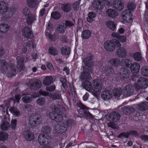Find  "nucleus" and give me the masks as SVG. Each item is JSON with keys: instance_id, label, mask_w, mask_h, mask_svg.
<instances>
[{"instance_id": "obj_30", "label": "nucleus", "mask_w": 148, "mask_h": 148, "mask_svg": "<svg viewBox=\"0 0 148 148\" xmlns=\"http://www.w3.org/2000/svg\"><path fill=\"white\" fill-rule=\"evenodd\" d=\"M101 96L103 99L107 100L112 98V95L109 91L105 90L103 92Z\"/></svg>"}, {"instance_id": "obj_55", "label": "nucleus", "mask_w": 148, "mask_h": 148, "mask_svg": "<svg viewBox=\"0 0 148 148\" xmlns=\"http://www.w3.org/2000/svg\"><path fill=\"white\" fill-rule=\"evenodd\" d=\"M50 96L54 100H60L61 98V94L58 92H56L53 94H51L50 95Z\"/></svg>"}, {"instance_id": "obj_37", "label": "nucleus", "mask_w": 148, "mask_h": 148, "mask_svg": "<svg viewBox=\"0 0 148 148\" xmlns=\"http://www.w3.org/2000/svg\"><path fill=\"white\" fill-rule=\"evenodd\" d=\"M41 131L44 134H50L51 132L52 129L48 126L44 125L42 127Z\"/></svg>"}, {"instance_id": "obj_22", "label": "nucleus", "mask_w": 148, "mask_h": 148, "mask_svg": "<svg viewBox=\"0 0 148 148\" xmlns=\"http://www.w3.org/2000/svg\"><path fill=\"white\" fill-rule=\"evenodd\" d=\"M102 72L106 75H108L114 72V69L111 66L107 65L104 66L102 69Z\"/></svg>"}, {"instance_id": "obj_11", "label": "nucleus", "mask_w": 148, "mask_h": 148, "mask_svg": "<svg viewBox=\"0 0 148 148\" xmlns=\"http://www.w3.org/2000/svg\"><path fill=\"white\" fill-rule=\"evenodd\" d=\"M52 112H50L49 114V116L50 119L53 120H54L56 117V115L58 114V112H59V110L61 107L59 106H55L54 104H52Z\"/></svg>"}, {"instance_id": "obj_10", "label": "nucleus", "mask_w": 148, "mask_h": 148, "mask_svg": "<svg viewBox=\"0 0 148 148\" xmlns=\"http://www.w3.org/2000/svg\"><path fill=\"white\" fill-rule=\"evenodd\" d=\"M5 70V71L2 73L7 74L9 77L15 76L16 74V69L15 68L14 65L13 64L10 65V67L8 66Z\"/></svg>"}, {"instance_id": "obj_19", "label": "nucleus", "mask_w": 148, "mask_h": 148, "mask_svg": "<svg viewBox=\"0 0 148 148\" xmlns=\"http://www.w3.org/2000/svg\"><path fill=\"white\" fill-rule=\"evenodd\" d=\"M113 8L118 11H121L124 8V3L121 0H115L113 2Z\"/></svg>"}, {"instance_id": "obj_62", "label": "nucleus", "mask_w": 148, "mask_h": 148, "mask_svg": "<svg viewBox=\"0 0 148 148\" xmlns=\"http://www.w3.org/2000/svg\"><path fill=\"white\" fill-rule=\"evenodd\" d=\"M60 80L62 82V85L63 86V87L65 89H66L68 86L66 84V79L63 77H61L60 79Z\"/></svg>"}, {"instance_id": "obj_45", "label": "nucleus", "mask_w": 148, "mask_h": 148, "mask_svg": "<svg viewBox=\"0 0 148 148\" xmlns=\"http://www.w3.org/2000/svg\"><path fill=\"white\" fill-rule=\"evenodd\" d=\"M9 29V26L6 24H0V31L5 33L8 31Z\"/></svg>"}, {"instance_id": "obj_18", "label": "nucleus", "mask_w": 148, "mask_h": 148, "mask_svg": "<svg viewBox=\"0 0 148 148\" xmlns=\"http://www.w3.org/2000/svg\"><path fill=\"white\" fill-rule=\"evenodd\" d=\"M23 35L26 38L32 39L34 36L33 32L28 27H24L22 30Z\"/></svg>"}, {"instance_id": "obj_23", "label": "nucleus", "mask_w": 148, "mask_h": 148, "mask_svg": "<svg viewBox=\"0 0 148 148\" xmlns=\"http://www.w3.org/2000/svg\"><path fill=\"white\" fill-rule=\"evenodd\" d=\"M106 15L111 18H114L118 16V14L117 12L115 10L109 9L106 11Z\"/></svg>"}, {"instance_id": "obj_57", "label": "nucleus", "mask_w": 148, "mask_h": 148, "mask_svg": "<svg viewBox=\"0 0 148 148\" xmlns=\"http://www.w3.org/2000/svg\"><path fill=\"white\" fill-rule=\"evenodd\" d=\"M133 57L134 59L137 61H140L142 59L141 54L139 52L135 53L134 54Z\"/></svg>"}, {"instance_id": "obj_3", "label": "nucleus", "mask_w": 148, "mask_h": 148, "mask_svg": "<svg viewBox=\"0 0 148 148\" xmlns=\"http://www.w3.org/2000/svg\"><path fill=\"white\" fill-rule=\"evenodd\" d=\"M148 86V79L144 77L139 78L137 81L135 88L137 91L141 89H145Z\"/></svg>"}, {"instance_id": "obj_64", "label": "nucleus", "mask_w": 148, "mask_h": 148, "mask_svg": "<svg viewBox=\"0 0 148 148\" xmlns=\"http://www.w3.org/2000/svg\"><path fill=\"white\" fill-rule=\"evenodd\" d=\"M107 124L109 127H111L113 129H116L117 128L116 125L112 121L108 123Z\"/></svg>"}, {"instance_id": "obj_8", "label": "nucleus", "mask_w": 148, "mask_h": 148, "mask_svg": "<svg viewBox=\"0 0 148 148\" xmlns=\"http://www.w3.org/2000/svg\"><path fill=\"white\" fill-rule=\"evenodd\" d=\"M55 131L58 133L62 134L67 129V125L66 123L61 122L60 124L56 125L54 128Z\"/></svg>"}, {"instance_id": "obj_43", "label": "nucleus", "mask_w": 148, "mask_h": 148, "mask_svg": "<svg viewBox=\"0 0 148 148\" xmlns=\"http://www.w3.org/2000/svg\"><path fill=\"white\" fill-rule=\"evenodd\" d=\"M71 49L69 47H62L60 49L61 53L63 55H67L70 53Z\"/></svg>"}, {"instance_id": "obj_1", "label": "nucleus", "mask_w": 148, "mask_h": 148, "mask_svg": "<svg viewBox=\"0 0 148 148\" xmlns=\"http://www.w3.org/2000/svg\"><path fill=\"white\" fill-rule=\"evenodd\" d=\"M121 46L119 41L115 39L111 40H107L104 44L105 49L108 51H113L115 47H119Z\"/></svg>"}, {"instance_id": "obj_61", "label": "nucleus", "mask_w": 148, "mask_h": 148, "mask_svg": "<svg viewBox=\"0 0 148 148\" xmlns=\"http://www.w3.org/2000/svg\"><path fill=\"white\" fill-rule=\"evenodd\" d=\"M118 137L122 139L125 138H127L129 137L128 132H124L122 133L119 134Z\"/></svg>"}, {"instance_id": "obj_25", "label": "nucleus", "mask_w": 148, "mask_h": 148, "mask_svg": "<svg viewBox=\"0 0 148 148\" xmlns=\"http://www.w3.org/2000/svg\"><path fill=\"white\" fill-rule=\"evenodd\" d=\"M116 53L119 57L123 58L126 56L127 52L125 49L121 47L117 50Z\"/></svg>"}, {"instance_id": "obj_58", "label": "nucleus", "mask_w": 148, "mask_h": 148, "mask_svg": "<svg viewBox=\"0 0 148 148\" xmlns=\"http://www.w3.org/2000/svg\"><path fill=\"white\" fill-rule=\"evenodd\" d=\"M45 102V99L44 97H40L36 100L37 103L40 106L43 105Z\"/></svg>"}, {"instance_id": "obj_56", "label": "nucleus", "mask_w": 148, "mask_h": 148, "mask_svg": "<svg viewBox=\"0 0 148 148\" xmlns=\"http://www.w3.org/2000/svg\"><path fill=\"white\" fill-rule=\"evenodd\" d=\"M127 7L128 9V10L130 11L133 10L136 7V5L133 2H129L128 3Z\"/></svg>"}, {"instance_id": "obj_35", "label": "nucleus", "mask_w": 148, "mask_h": 148, "mask_svg": "<svg viewBox=\"0 0 148 148\" xmlns=\"http://www.w3.org/2000/svg\"><path fill=\"white\" fill-rule=\"evenodd\" d=\"M88 17L86 18L87 21L90 23H92L94 20V18L96 16V14L95 12H90L88 14Z\"/></svg>"}, {"instance_id": "obj_33", "label": "nucleus", "mask_w": 148, "mask_h": 148, "mask_svg": "<svg viewBox=\"0 0 148 148\" xmlns=\"http://www.w3.org/2000/svg\"><path fill=\"white\" fill-rule=\"evenodd\" d=\"M135 110V109L134 108L131 106H127L124 107L123 112L124 114H127L133 112Z\"/></svg>"}, {"instance_id": "obj_4", "label": "nucleus", "mask_w": 148, "mask_h": 148, "mask_svg": "<svg viewBox=\"0 0 148 148\" xmlns=\"http://www.w3.org/2000/svg\"><path fill=\"white\" fill-rule=\"evenodd\" d=\"M77 105L80 108L79 111V114H81L84 117H88L91 119L93 118V115L87 111L88 109L85 106L80 103H77Z\"/></svg>"}, {"instance_id": "obj_17", "label": "nucleus", "mask_w": 148, "mask_h": 148, "mask_svg": "<svg viewBox=\"0 0 148 148\" xmlns=\"http://www.w3.org/2000/svg\"><path fill=\"white\" fill-rule=\"evenodd\" d=\"M120 117L121 115L119 113L112 112L109 115V119L110 121L116 122L119 121Z\"/></svg>"}, {"instance_id": "obj_63", "label": "nucleus", "mask_w": 148, "mask_h": 148, "mask_svg": "<svg viewBox=\"0 0 148 148\" xmlns=\"http://www.w3.org/2000/svg\"><path fill=\"white\" fill-rule=\"evenodd\" d=\"M16 11V9L14 8H11L10 11L8 13V18L11 17L14 14Z\"/></svg>"}, {"instance_id": "obj_2", "label": "nucleus", "mask_w": 148, "mask_h": 148, "mask_svg": "<svg viewBox=\"0 0 148 148\" xmlns=\"http://www.w3.org/2000/svg\"><path fill=\"white\" fill-rule=\"evenodd\" d=\"M42 121V116L39 114H32L29 116V123L32 126H37Z\"/></svg>"}, {"instance_id": "obj_21", "label": "nucleus", "mask_w": 148, "mask_h": 148, "mask_svg": "<svg viewBox=\"0 0 148 148\" xmlns=\"http://www.w3.org/2000/svg\"><path fill=\"white\" fill-rule=\"evenodd\" d=\"M23 135L25 139L28 141L32 140L35 138L34 134L29 131H25Z\"/></svg>"}, {"instance_id": "obj_13", "label": "nucleus", "mask_w": 148, "mask_h": 148, "mask_svg": "<svg viewBox=\"0 0 148 148\" xmlns=\"http://www.w3.org/2000/svg\"><path fill=\"white\" fill-rule=\"evenodd\" d=\"M134 91V88L132 85H128L123 90V95L126 97L130 96L133 94Z\"/></svg>"}, {"instance_id": "obj_27", "label": "nucleus", "mask_w": 148, "mask_h": 148, "mask_svg": "<svg viewBox=\"0 0 148 148\" xmlns=\"http://www.w3.org/2000/svg\"><path fill=\"white\" fill-rule=\"evenodd\" d=\"M82 86L86 90L90 91L93 88L90 82L88 80L84 81L82 84Z\"/></svg>"}, {"instance_id": "obj_41", "label": "nucleus", "mask_w": 148, "mask_h": 148, "mask_svg": "<svg viewBox=\"0 0 148 148\" xmlns=\"http://www.w3.org/2000/svg\"><path fill=\"white\" fill-rule=\"evenodd\" d=\"M27 3L29 7L32 8L36 7L37 2L36 0H27Z\"/></svg>"}, {"instance_id": "obj_29", "label": "nucleus", "mask_w": 148, "mask_h": 148, "mask_svg": "<svg viewBox=\"0 0 148 148\" xmlns=\"http://www.w3.org/2000/svg\"><path fill=\"white\" fill-rule=\"evenodd\" d=\"M109 63L114 67H117L120 65L121 64L120 60L118 58H113L110 60Z\"/></svg>"}, {"instance_id": "obj_51", "label": "nucleus", "mask_w": 148, "mask_h": 148, "mask_svg": "<svg viewBox=\"0 0 148 148\" xmlns=\"http://www.w3.org/2000/svg\"><path fill=\"white\" fill-rule=\"evenodd\" d=\"M49 52L53 56L57 55L58 53L57 49L53 47H49Z\"/></svg>"}, {"instance_id": "obj_28", "label": "nucleus", "mask_w": 148, "mask_h": 148, "mask_svg": "<svg viewBox=\"0 0 148 148\" xmlns=\"http://www.w3.org/2000/svg\"><path fill=\"white\" fill-rule=\"evenodd\" d=\"M130 68L133 73H137L139 71L140 66L138 63L134 62L131 64Z\"/></svg>"}, {"instance_id": "obj_48", "label": "nucleus", "mask_w": 148, "mask_h": 148, "mask_svg": "<svg viewBox=\"0 0 148 148\" xmlns=\"http://www.w3.org/2000/svg\"><path fill=\"white\" fill-rule=\"evenodd\" d=\"M8 134L6 132H0V140H5L8 138Z\"/></svg>"}, {"instance_id": "obj_26", "label": "nucleus", "mask_w": 148, "mask_h": 148, "mask_svg": "<svg viewBox=\"0 0 148 148\" xmlns=\"http://www.w3.org/2000/svg\"><path fill=\"white\" fill-rule=\"evenodd\" d=\"M8 3L4 1L0 2V13L3 14L6 12L8 9Z\"/></svg>"}, {"instance_id": "obj_31", "label": "nucleus", "mask_w": 148, "mask_h": 148, "mask_svg": "<svg viewBox=\"0 0 148 148\" xmlns=\"http://www.w3.org/2000/svg\"><path fill=\"white\" fill-rule=\"evenodd\" d=\"M106 25L109 29L113 31H114L116 27V24L112 21H107L106 22Z\"/></svg>"}, {"instance_id": "obj_16", "label": "nucleus", "mask_w": 148, "mask_h": 148, "mask_svg": "<svg viewBox=\"0 0 148 148\" xmlns=\"http://www.w3.org/2000/svg\"><path fill=\"white\" fill-rule=\"evenodd\" d=\"M92 84V88L96 92L99 91L102 88V82L99 79H94L93 81Z\"/></svg>"}, {"instance_id": "obj_52", "label": "nucleus", "mask_w": 148, "mask_h": 148, "mask_svg": "<svg viewBox=\"0 0 148 148\" xmlns=\"http://www.w3.org/2000/svg\"><path fill=\"white\" fill-rule=\"evenodd\" d=\"M80 0H78L73 3L72 6L75 10L77 11L79 10Z\"/></svg>"}, {"instance_id": "obj_50", "label": "nucleus", "mask_w": 148, "mask_h": 148, "mask_svg": "<svg viewBox=\"0 0 148 148\" xmlns=\"http://www.w3.org/2000/svg\"><path fill=\"white\" fill-rule=\"evenodd\" d=\"M64 29L66 28L63 24H59L57 25V31L60 33H63L64 32Z\"/></svg>"}, {"instance_id": "obj_9", "label": "nucleus", "mask_w": 148, "mask_h": 148, "mask_svg": "<svg viewBox=\"0 0 148 148\" xmlns=\"http://www.w3.org/2000/svg\"><path fill=\"white\" fill-rule=\"evenodd\" d=\"M122 16L124 20L129 23L132 22L133 16L132 12L129 10H126L123 12Z\"/></svg>"}, {"instance_id": "obj_34", "label": "nucleus", "mask_w": 148, "mask_h": 148, "mask_svg": "<svg viewBox=\"0 0 148 148\" xmlns=\"http://www.w3.org/2000/svg\"><path fill=\"white\" fill-rule=\"evenodd\" d=\"M9 66L8 63L4 60H0V66L1 67L2 72L5 71V70Z\"/></svg>"}, {"instance_id": "obj_46", "label": "nucleus", "mask_w": 148, "mask_h": 148, "mask_svg": "<svg viewBox=\"0 0 148 148\" xmlns=\"http://www.w3.org/2000/svg\"><path fill=\"white\" fill-rule=\"evenodd\" d=\"M33 100V97L31 96H25L22 98L23 101L25 103H29L32 101Z\"/></svg>"}, {"instance_id": "obj_36", "label": "nucleus", "mask_w": 148, "mask_h": 148, "mask_svg": "<svg viewBox=\"0 0 148 148\" xmlns=\"http://www.w3.org/2000/svg\"><path fill=\"white\" fill-rule=\"evenodd\" d=\"M91 36V32L90 31L88 30H86L83 31L81 36L83 38L88 39Z\"/></svg>"}, {"instance_id": "obj_47", "label": "nucleus", "mask_w": 148, "mask_h": 148, "mask_svg": "<svg viewBox=\"0 0 148 148\" xmlns=\"http://www.w3.org/2000/svg\"><path fill=\"white\" fill-rule=\"evenodd\" d=\"M142 75L145 77L148 76V66H143L141 69Z\"/></svg>"}, {"instance_id": "obj_20", "label": "nucleus", "mask_w": 148, "mask_h": 148, "mask_svg": "<svg viewBox=\"0 0 148 148\" xmlns=\"http://www.w3.org/2000/svg\"><path fill=\"white\" fill-rule=\"evenodd\" d=\"M92 4L94 8L98 10L101 9L104 6L103 1L100 0H94Z\"/></svg>"}, {"instance_id": "obj_42", "label": "nucleus", "mask_w": 148, "mask_h": 148, "mask_svg": "<svg viewBox=\"0 0 148 148\" xmlns=\"http://www.w3.org/2000/svg\"><path fill=\"white\" fill-rule=\"evenodd\" d=\"M113 93L116 97H118L123 94V90L120 88H115L113 90Z\"/></svg>"}, {"instance_id": "obj_54", "label": "nucleus", "mask_w": 148, "mask_h": 148, "mask_svg": "<svg viewBox=\"0 0 148 148\" xmlns=\"http://www.w3.org/2000/svg\"><path fill=\"white\" fill-rule=\"evenodd\" d=\"M124 64L126 66V67H130L132 63L131 60L127 59H124L122 60Z\"/></svg>"}, {"instance_id": "obj_24", "label": "nucleus", "mask_w": 148, "mask_h": 148, "mask_svg": "<svg viewBox=\"0 0 148 148\" xmlns=\"http://www.w3.org/2000/svg\"><path fill=\"white\" fill-rule=\"evenodd\" d=\"M137 106V109L141 111H144L148 109V102H142Z\"/></svg>"}, {"instance_id": "obj_12", "label": "nucleus", "mask_w": 148, "mask_h": 148, "mask_svg": "<svg viewBox=\"0 0 148 148\" xmlns=\"http://www.w3.org/2000/svg\"><path fill=\"white\" fill-rule=\"evenodd\" d=\"M38 141L40 145H46L50 143L49 137L44 135L40 134L38 137Z\"/></svg>"}, {"instance_id": "obj_39", "label": "nucleus", "mask_w": 148, "mask_h": 148, "mask_svg": "<svg viewBox=\"0 0 148 148\" xmlns=\"http://www.w3.org/2000/svg\"><path fill=\"white\" fill-rule=\"evenodd\" d=\"M10 110L11 112L16 116L18 117L21 115L20 112L16 107H11Z\"/></svg>"}, {"instance_id": "obj_60", "label": "nucleus", "mask_w": 148, "mask_h": 148, "mask_svg": "<svg viewBox=\"0 0 148 148\" xmlns=\"http://www.w3.org/2000/svg\"><path fill=\"white\" fill-rule=\"evenodd\" d=\"M63 25L66 28L67 27H71L74 25V24L73 22L69 21H66L65 23H63Z\"/></svg>"}, {"instance_id": "obj_15", "label": "nucleus", "mask_w": 148, "mask_h": 148, "mask_svg": "<svg viewBox=\"0 0 148 148\" xmlns=\"http://www.w3.org/2000/svg\"><path fill=\"white\" fill-rule=\"evenodd\" d=\"M65 112V109L63 108H61L59 112H58V114L56 115V117L54 120L57 122H60L63 120V117H66Z\"/></svg>"}, {"instance_id": "obj_32", "label": "nucleus", "mask_w": 148, "mask_h": 148, "mask_svg": "<svg viewBox=\"0 0 148 148\" xmlns=\"http://www.w3.org/2000/svg\"><path fill=\"white\" fill-rule=\"evenodd\" d=\"M53 78L51 76H46L43 81V83L45 86H48L50 84L53 82Z\"/></svg>"}, {"instance_id": "obj_5", "label": "nucleus", "mask_w": 148, "mask_h": 148, "mask_svg": "<svg viewBox=\"0 0 148 148\" xmlns=\"http://www.w3.org/2000/svg\"><path fill=\"white\" fill-rule=\"evenodd\" d=\"M92 69L91 67H89L81 73L79 79L81 81L88 80L91 79V73H92Z\"/></svg>"}, {"instance_id": "obj_53", "label": "nucleus", "mask_w": 148, "mask_h": 148, "mask_svg": "<svg viewBox=\"0 0 148 148\" xmlns=\"http://www.w3.org/2000/svg\"><path fill=\"white\" fill-rule=\"evenodd\" d=\"M61 16L60 13L58 11L52 12L51 14V17L55 19H58Z\"/></svg>"}, {"instance_id": "obj_49", "label": "nucleus", "mask_w": 148, "mask_h": 148, "mask_svg": "<svg viewBox=\"0 0 148 148\" xmlns=\"http://www.w3.org/2000/svg\"><path fill=\"white\" fill-rule=\"evenodd\" d=\"M10 125L9 123L7 121H4L2 125H1V129L4 130H7L9 127Z\"/></svg>"}, {"instance_id": "obj_44", "label": "nucleus", "mask_w": 148, "mask_h": 148, "mask_svg": "<svg viewBox=\"0 0 148 148\" xmlns=\"http://www.w3.org/2000/svg\"><path fill=\"white\" fill-rule=\"evenodd\" d=\"M83 62L85 65L88 66L87 68H88L89 67H91V66L92 64L91 58L89 57L84 58Z\"/></svg>"}, {"instance_id": "obj_59", "label": "nucleus", "mask_w": 148, "mask_h": 148, "mask_svg": "<svg viewBox=\"0 0 148 148\" xmlns=\"http://www.w3.org/2000/svg\"><path fill=\"white\" fill-rule=\"evenodd\" d=\"M32 46V48H34V45L33 44L32 42V41H31V42L27 44V45L26 47H24L23 48L22 52H23L24 53H26V52H27V47H29L30 49L31 48L30 46Z\"/></svg>"}, {"instance_id": "obj_7", "label": "nucleus", "mask_w": 148, "mask_h": 148, "mask_svg": "<svg viewBox=\"0 0 148 148\" xmlns=\"http://www.w3.org/2000/svg\"><path fill=\"white\" fill-rule=\"evenodd\" d=\"M16 60L18 71L20 72L24 71L25 68L24 63V62H26L24 58L20 56H17L16 57Z\"/></svg>"}, {"instance_id": "obj_6", "label": "nucleus", "mask_w": 148, "mask_h": 148, "mask_svg": "<svg viewBox=\"0 0 148 148\" xmlns=\"http://www.w3.org/2000/svg\"><path fill=\"white\" fill-rule=\"evenodd\" d=\"M28 85L30 89L36 90L41 87L42 82L40 80L38 79H31L29 81Z\"/></svg>"}, {"instance_id": "obj_14", "label": "nucleus", "mask_w": 148, "mask_h": 148, "mask_svg": "<svg viewBox=\"0 0 148 148\" xmlns=\"http://www.w3.org/2000/svg\"><path fill=\"white\" fill-rule=\"evenodd\" d=\"M119 73L121 78H127L130 76V71L128 68L126 67H123L120 69Z\"/></svg>"}, {"instance_id": "obj_38", "label": "nucleus", "mask_w": 148, "mask_h": 148, "mask_svg": "<svg viewBox=\"0 0 148 148\" xmlns=\"http://www.w3.org/2000/svg\"><path fill=\"white\" fill-rule=\"evenodd\" d=\"M62 9L65 12H67L71 11V4L67 3L63 4L61 7Z\"/></svg>"}, {"instance_id": "obj_40", "label": "nucleus", "mask_w": 148, "mask_h": 148, "mask_svg": "<svg viewBox=\"0 0 148 148\" xmlns=\"http://www.w3.org/2000/svg\"><path fill=\"white\" fill-rule=\"evenodd\" d=\"M35 20V16L32 14H30L27 18L26 22L28 25H31Z\"/></svg>"}]
</instances>
